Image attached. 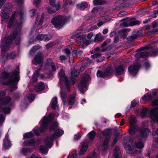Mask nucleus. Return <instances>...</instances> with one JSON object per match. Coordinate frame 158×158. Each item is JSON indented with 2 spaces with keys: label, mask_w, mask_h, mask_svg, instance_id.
<instances>
[{
  "label": "nucleus",
  "mask_w": 158,
  "mask_h": 158,
  "mask_svg": "<svg viewBox=\"0 0 158 158\" xmlns=\"http://www.w3.org/2000/svg\"><path fill=\"white\" fill-rule=\"evenodd\" d=\"M88 6L87 3L85 2H83L80 4H77V9L83 10L86 8Z\"/></svg>",
  "instance_id": "58836bf2"
},
{
  "label": "nucleus",
  "mask_w": 158,
  "mask_h": 158,
  "mask_svg": "<svg viewBox=\"0 0 158 158\" xmlns=\"http://www.w3.org/2000/svg\"><path fill=\"white\" fill-rule=\"evenodd\" d=\"M128 0H120L116 2L114 4L115 7L114 8V10H118L122 8L127 7L128 6Z\"/></svg>",
  "instance_id": "dca6fc26"
},
{
  "label": "nucleus",
  "mask_w": 158,
  "mask_h": 158,
  "mask_svg": "<svg viewBox=\"0 0 158 158\" xmlns=\"http://www.w3.org/2000/svg\"><path fill=\"white\" fill-rule=\"evenodd\" d=\"M44 143L45 145L46 146H44L43 145H41L40 146V152L42 153H46L48 152V149L47 148V147H51L52 145H49V146H47L46 144L45 143V140H44Z\"/></svg>",
  "instance_id": "72a5a7b5"
},
{
  "label": "nucleus",
  "mask_w": 158,
  "mask_h": 158,
  "mask_svg": "<svg viewBox=\"0 0 158 158\" xmlns=\"http://www.w3.org/2000/svg\"><path fill=\"white\" fill-rule=\"evenodd\" d=\"M75 96L76 94H74L72 95H71L69 98L68 104L70 105H73L75 102Z\"/></svg>",
  "instance_id": "473e14b6"
},
{
  "label": "nucleus",
  "mask_w": 158,
  "mask_h": 158,
  "mask_svg": "<svg viewBox=\"0 0 158 158\" xmlns=\"http://www.w3.org/2000/svg\"><path fill=\"white\" fill-rule=\"evenodd\" d=\"M140 68V65L139 63L130 65L128 68L129 74L131 76H135Z\"/></svg>",
  "instance_id": "a211bd4d"
},
{
  "label": "nucleus",
  "mask_w": 158,
  "mask_h": 158,
  "mask_svg": "<svg viewBox=\"0 0 158 158\" xmlns=\"http://www.w3.org/2000/svg\"><path fill=\"white\" fill-rule=\"evenodd\" d=\"M39 47L38 46H34L33 47L32 50H31V51H32V52H34L35 51H36L38 49H39Z\"/></svg>",
  "instance_id": "69168bd1"
},
{
  "label": "nucleus",
  "mask_w": 158,
  "mask_h": 158,
  "mask_svg": "<svg viewBox=\"0 0 158 158\" xmlns=\"http://www.w3.org/2000/svg\"><path fill=\"white\" fill-rule=\"evenodd\" d=\"M91 57L93 59H96L98 62L102 61L104 59V57L101 56V55L99 53H96L91 56Z\"/></svg>",
  "instance_id": "c756f323"
},
{
  "label": "nucleus",
  "mask_w": 158,
  "mask_h": 158,
  "mask_svg": "<svg viewBox=\"0 0 158 158\" xmlns=\"http://www.w3.org/2000/svg\"><path fill=\"white\" fill-rule=\"evenodd\" d=\"M89 79V76L88 75L85 76L79 83L78 89L81 93H83L84 92L87 90L86 83Z\"/></svg>",
  "instance_id": "9b49d317"
},
{
  "label": "nucleus",
  "mask_w": 158,
  "mask_h": 158,
  "mask_svg": "<svg viewBox=\"0 0 158 158\" xmlns=\"http://www.w3.org/2000/svg\"><path fill=\"white\" fill-rule=\"evenodd\" d=\"M44 88L45 85L44 83L42 82H41L38 85L35 86L34 89L36 91L39 92L43 90Z\"/></svg>",
  "instance_id": "7c9ffc66"
},
{
  "label": "nucleus",
  "mask_w": 158,
  "mask_h": 158,
  "mask_svg": "<svg viewBox=\"0 0 158 158\" xmlns=\"http://www.w3.org/2000/svg\"><path fill=\"white\" fill-rule=\"evenodd\" d=\"M12 10L11 4H6L1 9L0 15L2 19H7L9 18L10 13L11 12Z\"/></svg>",
  "instance_id": "9d476101"
},
{
  "label": "nucleus",
  "mask_w": 158,
  "mask_h": 158,
  "mask_svg": "<svg viewBox=\"0 0 158 158\" xmlns=\"http://www.w3.org/2000/svg\"><path fill=\"white\" fill-rule=\"evenodd\" d=\"M112 66H109L106 68L104 71L98 70L97 75L98 77L104 78L110 75L113 72Z\"/></svg>",
  "instance_id": "ddd939ff"
},
{
  "label": "nucleus",
  "mask_w": 158,
  "mask_h": 158,
  "mask_svg": "<svg viewBox=\"0 0 158 158\" xmlns=\"http://www.w3.org/2000/svg\"><path fill=\"white\" fill-rule=\"evenodd\" d=\"M88 141L85 140L81 143V147L80 152V155H83L86 151L88 147Z\"/></svg>",
  "instance_id": "a878e982"
},
{
  "label": "nucleus",
  "mask_w": 158,
  "mask_h": 158,
  "mask_svg": "<svg viewBox=\"0 0 158 158\" xmlns=\"http://www.w3.org/2000/svg\"><path fill=\"white\" fill-rule=\"evenodd\" d=\"M44 56L41 52H39L34 56L33 60L32 61V62L35 64L36 65L37 64H40L42 66Z\"/></svg>",
  "instance_id": "6ab92c4d"
},
{
  "label": "nucleus",
  "mask_w": 158,
  "mask_h": 158,
  "mask_svg": "<svg viewBox=\"0 0 158 158\" xmlns=\"http://www.w3.org/2000/svg\"><path fill=\"white\" fill-rule=\"evenodd\" d=\"M54 43L53 42H51L48 43L46 45V48L47 49L49 48L54 45Z\"/></svg>",
  "instance_id": "e2e57ef3"
},
{
  "label": "nucleus",
  "mask_w": 158,
  "mask_h": 158,
  "mask_svg": "<svg viewBox=\"0 0 158 158\" xmlns=\"http://www.w3.org/2000/svg\"><path fill=\"white\" fill-rule=\"evenodd\" d=\"M125 69L123 65H119L114 68V71L116 74L118 75L123 74Z\"/></svg>",
  "instance_id": "b1692460"
},
{
  "label": "nucleus",
  "mask_w": 158,
  "mask_h": 158,
  "mask_svg": "<svg viewBox=\"0 0 158 158\" xmlns=\"http://www.w3.org/2000/svg\"><path fill=\"white\" fill-rule=\"evenodd\" d=\"M19 69L16 68L11 74L6 72L0 73V82L4 85L10 86L11 92L17 89V83L19 81Z\"/></svg>",
  "instance_id": "f03ea898"
},
{
  "label": "nucleus",
  "mask_w": 158,
  "mask_h": 158,
  "mask_svg": "<svg viewBox=\"0 0 158 158\" xmlns=\"http://www.w3.org/2000/svg\"><path fill=\"white\" fill-rule=\"evenodd\" d=\"M87 158H98L96 154L94 152H93L90 154Z\"/></svg>",
  "instance_id": "8fccbe9b"
},
{
  "label": "nucleus",
  "mask_w": 158,
  "mask_h": 158,
  "mask_svg": "<svg viewBox=\"0 0 158 158\" xmlns=\"http://www.w3.org/2000/svg\"><path fill=\"white\" fill-rule=\"evenodd\" d=\"M6 92L2 91L0 93V125L3 122L5 119V115L10 113V106L12 105L10 103L11 98L8 96L4 97Z\"/></svg>",
  "instance_id": "7ed1b4c3"
},
{
  "label": "nucleus",
  "mask_w": 158,
  "mask_h": 158,
  "mask_svg": "<svg viewBox=\"0 0 158 158\" xmlns=\"http://www.w3.org/2000/svg\"><path fill=\"white\" fill-rule=\"evenodd\" d=\"M101 35L100 33L97 34L96 35L95 40L96 41H98V42H101L104 40V38L102 36L99 37V35Z\"/></svg>",
  "instance_id": "49530a36"
},
{
  "label": "nucleus",
  "mask_w": 158,
  "mask_h": 158,
  "mask_svg": "<svg viewBox=\"0 0 158 158\" xmlns=\"http://www.w3.org/2000/svg\"><path fill=\"white\" fill-rule=\"evenodd\" d=\"M80 70L79 69L73 70L71 72V78L73 79L79 75Z\"/></svg>",
  "instance_id": "e433bc0d"
},
{
  "label": "nucleus",
  "mask_w": 158,
  "mask_h": 158,
  "mask_svg": "<svg viewBox=\"0 0 158 158\" xmlns=\"http://www.w3.org/2000/svg\"><path fill=\"white\" fill-rule=\"evenodd\" d=\"M138 129L139 127L138 126H131L128 130L129 134L130 135H133L138 131Z\"/></svg>",
  "instance_id": "bb28decb"
},
{
  "label": "nucleus",
  "mask_w": 158,
  "mask_h": 158,
  "mask_svg": "<svg viewBox=\"0 0 158 158\" xmlns=\"http://www.w3.org/2000/svg\"><path fill=\"white\" fill-rule=\"evenodd\" d=\"M127 12L126 11H123L118 14L117 15L119 17H123L125 16L127 14Z\"/></svg>",
  "instance_id": "6e6d98bb"
},
{
  "label": "nucleus",
  "mask_w": 158,
  "mask_h": 158,
  "mask_svg": "<svg viewBox=\"0 0 158 158\" xmlns=\"http://www.w3.org/2000/svg\"><path fill=\"white\" fill-rule=\"evenodd\" d=\"M36 38L39 40L48 41L52 38V37L46 34H40L37 36Z\"/></svg>",
  "instance_id": "393cba45"
},
{
  "label": "nucleus",
  "mask_w": 158,
  "mask_h": 158,
  "mask_svg": "<svg viewBox=\"0 0 158 158\" xmlns=\"http://www.w3.org/2000/svg\"><path fill=\"white\" fill-rule=\"evenodd\" d=\"M54 117V114L52 113H50L48 117H44L41 120V124L40 128H38L36 127L33 130L34 132L36 135H38L40 133L45 132L47 129L49 123L52 121Z\"/></svg>",
  "instance_id": "423d86ee"
},
{
  "label": "nucleus",
  "mask_w": 158,
  "mask_h": 158,
  "mask_svg": "<svg viewBox=\"0 0 158 158\" xmlns=\"http://www.w3.org/2000/svg\"><path fill=\"white\" fill-rule=\"evenodd\" d=\"M97 26H96V25H94L93 26L91 27L90 28V29L89 30H87V31H93L94 30L96 29H97Z\"/></svg>",
  "instance_id": "0e129e2a"
},
{
  "label": "nucleus",
  "mask_w": 158,
  "mask_h": 158,
  "mask_svg": "<svg viewBox=\"0 0 158 158\" xmlns=\"http://www.w3.org/2000/svg\"><path fill=\"white\" fill-rule=\"evenodd\" d=\"M152 24V26L153 28H156L158 27V22L157 20L154 21Z\"/></svg>",
  "instance_id": "4d7b16f0"
},
{
  "label": "nucleus",
  "mask_w": 158,
  "mask_h": 158,
  "mask_svg": "<svg viewBox=\"0 0 158 158\" xmlns=\"http://www.w3.org/2000/svg\"><path fill=\"white\" fill-rule=\"evenodd\" d=\"M3 146L4 149L5 150L8 149L11 146V143L9 139L8 135L7 134L6 135L5 137L3 139Z\"/></svg>",
  "instance_id": "5701e85b"
},
{
  "label": "nucleus",
  "mask_w": 158,
  "mask_h": 158,
  "mask_svg": "<svg viewBox=\"0 0 158 158\" xmlns=\"http://www.w3.org/2000/svg\"><path fill=\"white\" fill-rule=\"evenodd\" d=\"M149 114L150 117L154 122L158 123V107L157 106L151 109L145 108L141 112V115L142 117L147 116V114Z\"/></svg>",
  "instance_id": "0eeeda50"
},
{
  "label": "nucleus",
  "mask_w": 158,
  "mask_h": 158,
  "mask_svg": "<svg viewBox=\"0 0 158 158\" xmlns=\"http://www.w3.org/2000/svg\"><path fill=\"white\" fill-rule=\"evenodd\" d=\"M55 9H53L52 8H49L48 9V12L50 14L56 12L57 10H56V8H55Z\"/></svg>",
  "instance_id": "603ef678"
},
{
  "label": "nucleus",
  "mask_w": 158,
  "mask_h": 158,
  "mask_svg": "<svg viewBox=\"0 0 158 158\" xmlns=\"http://www.w3.org/2000/svg\"><path fill=\"white\" fill-rule=\"evenodd\" d=\"M152 135L154 136L156 135V137L154 138V140L158 144V129L155 132H153L152 133Z\"/></svg>",
  "instance_id": "a18cd8bd"
},
{
  "label": "nucleus",
  "mask_w": 158,
  "mask_h": 158,
  "mask_svg": "<svg viewBox=\"0 0 158 158\" xmlns=\"http://www.w3.org/2000/svg\"><path fill=\"white\" fill-rule=\"evenodd\" d=\"M119 40V38L118 36H114V42L116 43Z\"/></svg>",
  "instance_id": "338daca9"
},
{
  "label": "nucleus",
  "mask_w": 158,
  "mask_h": 158,
  "mask_svg": "<svg viewBox=\"0 0 158 158\" xmlns=\"http://www.w3.org/2000/svg\"><path fill=\"white\" fill-rule=\"evenodd\" d=\"M135 57L145 58L150 56L149 52H138L135 55Z\"/></svg>",
  "instance_id": "cd10ccee"
},
{
  "label": "nucleus",
  "mask_w": 158,
  "mask_h": 158,
  "mask_svg": "<svg viewBox=\"0 0 158 158\" xmlns=\"http://www.w3.org/2000/svg\"><path fill=\"white\" fill-rule=\"evenodd\" d=\"M110 39H107L106 41H105L102 44V46L103 47L106 46L108 43H110Z\"/></svg>",
  "instance_id": "bf43d9fd"
},
{
  "label": "nucleus",
  "mask_w": 158,
  "mask_h": 158,
  "mask_svg": "<svg viewBox=\"0 0 158 158\" xmlns=\"http://www.w3.org/2000/svg\"><path fill=\"white\" fill-rule=\"evenodd\" d=\"M48 66L51 68V70L52 71L54 72L56 71L55 64L54 63L51 62V64H50Z\"/></svg>",
  "instance_id": "3c124183"
},
{
  "label": "nucleus",
  "mask_w": 158,
  "mask_h": 158,
  "mask_svg": "<svg viewBox=\"0 0 158 158\" xmlns=\"http://www.w3.org/2000/svg\"><path fill=\"white\" fill-rule=\"evenodd\" d=\"M149 50L150 56H155L158 55V48H153L150 45H148L139 49L137 51L140 50Z\"/></svg>",
  "instance_id": "2eb2a0df"
},
{
  "label": "nucleus",
  "mask_w": 158,
  "mask_h": 158,
  "mask_svg": "<svg viewBox=\"0 0 158 158\" xmlns=\"http://www.w3.org/2000/svg\"><path fill=\"white\" fill-rule=\"evenodd\" d=\"M110 131L108 129L104 131L102 134L104 136L106 137L105 138L102 146V148L103 151L107 150L108 148V141L109 140V136L110 135Z\"/></svg>",
  "instance_id": "4468645a"
},
{
  "label": "nucleus",
  "mask_w": 158,
  "mask_h": 158,
  "mask_svg": "<svg viewBox=\"0 0 158 158\" xmlns=\"http://www.w3.org/2000/svg\"><path fill=\"white\" fill-rule=\"evenodd\" d=\"M58 75L60 78V82L59 84H60V94L61 98L64 102V104L66 102V99L67 97V92L70 87V84L69 81L65 76L63 70L61 69L59 72Z\"/></svg>",
  "instance_id": "20e7f679"
},
{
  "label": "nucleus",
  "mask_w": 158,
  "mask_h": 158,
  "mask_svg": "<svg viewBox=\"0 0 158 158\" xmlns=\"http://www.w3.org/2000/svg\"><path fill=\"white\" fill-rule=\"evenodd\" d=\"M98 21H99L97 24L98 27H99L103 25L104 24L106 23L107 21L104 20L103 17H101L98 19Z\"/></svg>",
  "instance_id": "ea45409f"
},
{
  "label": "nucleus",
  "mask_w": 158,
  "mask_h": 158,
  "mask_svg": "<svg viewBox=\"0 0 158 158\" xmlns=\"http://www.w3.org/2000/svg\"><path fill=\"white\" fill-rule=\"evenodd\" d=\"M50 5L53 8H56V10H58L60 8V6L58 3H56L55 0H49Z\"/></svg>",
  "instance_id": "c9c22d12"
},
{
  "label": "nucleus",
  "mask_w": 158,
  "mask_h": 158,
  "mask_svg": "<svg viewBox=\"0 0 158 158\" xmlns=\"http://www.w3.org/2000/svg\"><path fill=\"white\" fill-rule=\"evenodd\" d=\"M34 136V134L31 132L27 133L23 135V137L25 138H30Z\"/></svg>",
  "instance_id": "de8ad7c7"
},
{
  "label": "nucleus",
  "mask_w": 158,
  "mask_h": 158,
  "mask_svg": "<svg viewBox=\"0 0 158 158\" xmlns=\"http://www.w3.org/2000/svg\"><path fill=\"white\" fill-rule=\"evenodd\" d=\"M67 158H77V155L74 154L69 156Z\"/></svg>",
  "instance_id": "774afa93"
},
{
  "label": "nucleus",
  "mask_w": 158,
  "mask_h": 158,
  "mask_svg": "<svg viewBox=\"0 0 158 158\" xmlns=\"http://www.w3.org/2000/svg\"><path fill=\"white\" fill-rule=\"evenodd\" d=\"M30 102H31L35 98V96L33 94H29L27 97Z\"/></svg>",
  "instance_id": "5fc2aeb1"
},
{
  "label": "nucleus",
  "mask_w": 158,
  "mask_h": 158,
  "mask_svg": "<svg viewBox=\"0 0 158 158\" xmlns=\"http://www.w3.org/2000/svg\"><path fill=\"white\" fill-rule=\"evenodd\" d=\"M44 14H43L41 16V18L40 19V20L39 22V25H41L42 24L43 21L44 20Z\"/></svg>",
  "instance_id": "052dcab7"
},
{
  "label": "nucleus",
  "mask_w": 158,
  "mask_h": 158,
  "mask_svg": "<svg viewBox=\"0 0 158 158\" xmlns=\"http://www.w3.org/2000/svg\"><path fill=\"white\" fill-rule=\"evenodd\" d=\"M104 3V2L102 0H94L93 3L94 5H100Z\"/></svg>",
  "instance_id": "09e8293b"
},
{
  "label": "nucleus",
  "mask_w": 158,
  "mask_h": 158,
  "mask_svg": "<svg viewBox=\"0 0 158 158\" xmlns=\"http://www.w3.org/2000/svg\"><path fill=\"white\" fill-rule=\"evenodd\" d=\"M81 33H79V34H76L75 35V37L78 39L80 38L79 40H76L77 43L78 44L82 43V47L84 48L86 46L89 45L90 42L89 41L86 40L85 38L86 35H84L82 37H81Z\"/></svg>",
  "instance_id": "f8f14e48"
},
{
  "label": "nucleus",
  "mask_w": 158,
  "mask_h": 158,
  "mask_svg": "<svg viewBox=\"0 0 158 158\" xmlns=\"http://www.w3.org/2000/svg\"><path fill=\"white\" fill-rule=\"evenodd\" d=\"M129 121L130 124L131 126L134 125L137 121L135 117L132 116H130Z\"/></svg>",
  "instance_id": "37998d69"
},
{
  "label": "nucleus",
  "mask_w": 158,
  "mask_h": 158,
  "mask_svg": "<svg viewBox=\"0 0 158 158\" xmlns=\"http://www.w3.org/2000/svg\"><path fill=\"white\" fill-rule=\"evenodd\" d=\"M51 107L52 109L54 110L56 108L57 104V98L56 97L53 98L51 101Z\"/></svg>",
  "instance_id": "4c0bfd02"
},
{
  "label": "nucleus",
  "mask_w": 158,
  "mask_h": 158,
  "mask_svg": "<svg viewBox=\"0 0 158 158\" xmlns=\"http://www.w3.org/2000/svg\"><path fill=\"white\" fill-rule=\"evenodd\" d=\"M122 155L119 151V148L118 147H116L114 151V158H121Z\"/></svg>",
  "instance_id": "c85d7f7f"
},
{
  "label": "nucleus",
  "mask_w": 158,
  "mask_h": 158,
  "mask_svg": "<svg viewBox=\"0 0 158 158\" xmlns=\"http://www.w3.org/2000/svg\"><path fill=\"white\" fill-rule=\"evenodd\" d=\"M135 147L138 149L142 148L144 146L143 143L141 141H139L137 143H135Z\"/></svg>",
  "instance_id": "c03bdc74"
},
{
  "label": "nucleus",
  "mask_w": 158,
  "mask_h": 158,
  "mask_svg": "<svg viewBox=\"0 0 158 158\" xmlns=\"http://www.w3.org/2000/svg\"><path fill=\"white\" fill-rule=\"evenodd\" d=\"M81 136V134L78 133L75 135L74 136V139L77 140L79 139Z\"/></svg>",
  "instance_id": "13d9d810"
},
{
  "label": "nucleus",
  "mask_w": 158,
  "mask_h": 158,
  "mask_svg": "<svg viewBox=\"0 0 158 158\" xmlns=\"http://www.w3.org/2000/svg\"><path fill=\"white\" fill-rule=\"evenodd\" d=\"M141 34V30L137 29L133 32L132 35L130 36L127 38V40L128 41L131 42L135 40L137 37L140 36Z\"/></svg>",
  "instance_id": "412c9836"
},
{
  "label": "nucleus",
  "mask_w": 158,
  "mask_h": 158,
  "mask_svg": "<svg viewBox=\"0 0 158 158\" xmlns=\"http://www.w3.org/2000/svg\"><path fill=\"white\" fill-rule=\"evenodd\" d=\"M150 132L148 128H141L139 130V135L138 136V138L139 139H142L145 138Z\"/></svg>",
  "instance_id": "4be33fe9"
},
{
  "label": "nucleus",
  "mask_w": 158,
  "mask_h": 158,
  "mask_svg": "<svg viewBox=\"0 0 158 158\" xmlns=\"http://www.w3.org/2000/svg\"><path fill=\"white\" fill-rule=\"evenodd\" d=\"M144 66L146 69H148L150 66V64L149 61H147L144 63Z\"/></svg>",
  "instance_id": "680f3d73"
},
{
  "label": "nucleus",
  "mask_w": 158,
  "mask_h": 158,
  "mask_svg": "<svg viewBox=\"0 0 158 158\" xmlns=\"http://www.w3.org/2000/svg\"><path fill=\"white\" fill-rule=\"evenodd\" d=\"M58 124L57 122L52 123L50 130H53L54 133L50 136L47 137L45 139V143L47 146L52 145L53 140L56 138L61 136L64 133L63 130L58 128Z\"/></svg>",
  "instance_id": "39448f33"
},
{
  "label": "nucleus",
  "mask_w": 158,
  "mask_h": 158,
  "mask_svg": "<svg viewBox=\"0 0 158 158\" xmlns=\"http://www.w3.org/2000/svg\"><path fill=\"white\" fill-rule=\"evenodd\" d=\"M96 134V132L94 131H92L89 132L88 134L89 137V139L91 141L93 140L95 138Z\"/></svg>",
  "instance_id": "a19ab883"
},
{
  "label": "nucleus",
  "mask_w": 158,
  "mask_h": 158,
  "mask_svg": "<svg viewBox=\"0 0 158 158\" xmlns=\"http://www.w3.org/2000/svg\"><path fill=\"white\" fill-rule=\"evenodd\" d=\"M41 142V140L40 139H31L29 140L25 141L24 142V144L26 146H31L35 147L39 145Z\"/></svg>",
  "instance_id": "aec40b11"
},
{
  "label": "nucleus",
  "mask_w": 158,
  "mask_h": 158,
  "mask_svg": "<svg viewBox=\"0 0 158 158\" xmlns=\"http://www.w3.org/2000/svg\"><path fill=\"white\" fill-rule=\"evenodd\" d=\"M15 53L13 52L7 54L5 57V56H3L2 59L4 61L7 59H13L15 58Z\"/></svg>",
  "instance_id": "2f4dec72"
},
{
  "label": "nucleus",
  "mask_w": 158,
  "mask_h": 158,
  "mask_svg": "<svg viewBox=\"0 0 158 158\" xmlns=\"http://www.w3.org/2000/svg\"><path fill=\"white\" fill-rule=\"evenodd\" d=\"M140 22L137 20H135L134 18L130 19L129 18L124 19L123 20V24L125 27H128L129 26L139 24Z\"/></svg>",
  "instance_id": "f3484780"
},
{
  "label": "nucleus",
  "mask_w": 158,
  "mask_h": 158,
  "mask_svg": "<svg viewBox=\"0 0 158 158\" xmlns=\"http://www.w3.org/2000/svg\"><path fill=\"white\" fill-rule=\"evenodd\" d=\"M23 10L18 12L14 11L13 12L8 23L7 27L15 29L12 35H10L4 41L1 40L2 46V52L7 51L11 46L12 40H14L17 41V44H19L20 40V30L23 23L24 22L23 15L24 14Z\"/></svg>",
  "instance_id": "f257e3e1"
},
{
  "label": "nucleus",
  "mask_w": 158,
  "mask_h": 158,
  "mask_svg": "<svg viewBox=\"0 0 158 158\" xmlns=\"http://www.w3.org/2000/svg\"><path fill=\"white\" fill-rule=\"evenodd\" d=\"M22 151L23 154L25 155L26 153L30 152V149L29 148H23L22 149Z\"/></svg>",
  "instance_id": "864d4df0"
},
{
  "label": "nucleus",
  "mask_w": 158,
  "mask_h": 158,
  "mask_svg": "<svg viewBox=\"0 0 158 158\" xmlns=\"http://www.w3.org/2000/svg\"><path fill=\"white\" fill-rule=\"evenodd\" d=\"M66 21V18L65 16H58L54 17L51 22L54 27L59 29L65 24Z\"/></svg>",
  "instance_id": "1a4fd4ad"
},
{
  "label": "nucleus",
  "mask_w": 158,
  "mask_h": 158,
  "mask_svg": "<svg viewBox=\"0 0 158 158\" xmlns=\"http://www.w3.org/2000/svg\"><path fill=\"white\" fill-rule=\"evenodd\" d=\"M133 140L129 137H125L123 140V145L127 152L130 154H134L137 150L133 146Z\"/></svg>",
  "instance_id": "6e6552de"
},
{
  "label": "nucleus",
  "mask_w": 158,
  "mask_h": 158,
  "mask_svg": "<svg viewBox=\"0 0 158 158\" xmlns=\"http://www.w3.org/2000/svg\"><path fill=\"white\" fill-rule=\"evenodd\" d=\"M40 70V69H39L36 70L33 74L32 78V80L33 83L36 82L37 81V77L38 76L39 72Z\"/></svg>",
  "instance_id": "f704fd0d"
},
{
  "label": "nucleus",
  "mask_w": 158,
  "mask_h": 158,
  "mask_svg": "<svg viewBox=\"0 0 158 158\" xmlns=\"http://www.w3.org/2000/svg\"><path fill=\"white\" fill-rule=\"evenodd\" d=\"M152 99V97L150 94L148 93L144 95L142 98V99L143 101L151 100Z\"/></svg>",
  "instance_id": "79ce46f5"
}]
</instances>
